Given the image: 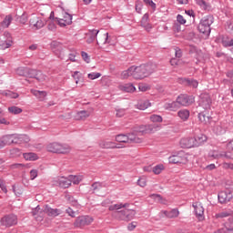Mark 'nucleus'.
Segmentation results:
<instances>
[{
	"label": "nucleus",
	"mask_w": 233,
	"mask_h": 233,
	"mask_svg": "<svg viewBox=\"0 0 233 233\" xmlns=\"http://www.w3.org/2000/svg\"><path fill=\"white\" fill-rule=\"evenodd\" d=\"M157 128H159V126L157 124H150L135 128L133 133H128L127 135V144L130 145V143H141L142 140L137 137V134H152V132H156Z\"/></svg>",
	"instance_id": "1"
},
{
	"label": "nucleus",
	"mask_w": 233,
	"mask_h": 233,
	"mask_svg": "<svg viewBox=\"0 0 233 233\" xmlns=\"http://www.w3.org/2000/svg\"><path fill=\"white\" fill-rule=\"evenodd\" d=\"M132 77H134V79H145V77H148L150 74H154L156 66L153 64H147L138 66H132Z\"/></svg>",
	"instance_id": "2"
},
{
	"label": "nucleus",
	"mask_w": 233,
	"mask_h": 233,
	"mask_svg": "<svg viewBox=\"0 0 233 233\" xmlns=\"http://www.w3.org/2000/svg\"><path fill=\"white\" fill-rule=\"evenodd\" d=\"M198 130L196 132L195 137H187L182 138L180 140V145L182 148H192L194 147H199V145H203L205 140L203 139V134L198 135Z\"/></svg>",
	"instance_id": "3"
},
{
	"label": "nucleus",
	"mask_w": 233,
	"mask_h": 233,
	"mask_svg": "<svg viewBox=\"0 0 233 233\" xmlns=\"http://www.w3.org/2000/svg\"><path fill=\"white\" fill-rule=\"evenodd\" d=\"M48 152H53L54 154H68L71 148L70 146L66 144H59L57 142L51 143L47 146Z\"/></svg>",
	"instance_id": "4"
},
{
	"label": "nucleus",
	"mask_w": 233,
	"mask_h": 233,
	"mask_svg": "<svg viewBox=\"0 0 233 233\" xmlns=\"http://www.w3.org/2000/svg\"><path fill=\"white\" fill-rule=\"evenodd\" d=\"M169 163H172L173 165H187L188 163V157L185 152L179 151L177 155H172L168 157Z\"/></svg>",
	"instance_id": "5"
},
{
	"label": "nucleus",
	"mask_w": 233,
	"mask_h": 233,
	"mask_svg": "<svg viewBox=\"0 0 233 233\" xmlns=\"http://www.w3.org/2000/svg\"><path fill=\"white\" fill-rule=\"evenodd\" d=\"M115 216L122 221H130L131 219H134L136 211L133 209L124 208L123 210L116 211Z\"/></svg>",
	"instance_id": "6"
},
{
	"label": "nucleus",
	"mask_w": 233,
	"mask_h": 233,
	"mask_svg": "<svg viewBox=\"0 0 233 233\" xmlns=\"http://www.w3.org/2000/svg\"><path fill=\"white\" fill-rule=\"evenodd\" d=\"M94 222V218L90 216H81L77 217L74 227H76L77 228H83V227H86L88 225H91Z\"/></svg>",
	"instance_id": "7"
},
{
	"label": "nucleus",
	"mask_w": 233,
	"mask_h": 233,
	"mask_svg": "<svg viewBox=\"0 0 233 233\" xmlns=\"http://www.w3.org/2000/svg\"><path fill=\"white\" fill-rule=\"evenodd\" d=\"M0 223L2 227H14V225L17 223V216L14 214L5 215L4 218H1Z\"/></svg>",
	"instance_id": "8"
},
{
	"label": "nucleus",
	"mask_w": 233,
	"mask_h": 233,
	"mask_svg": "<svg viewBox=\"0 0 233 233\" xmlns=\"http://www.w3.org/2000/svg\"><path fill=\"white\" fill-rule=\"evenodd\" d=\"M179 106H190L195 101L194 96L179 95L177 97Z\"/></svg>",
	"instance_id": "9"
},
{
	"label": "nucleus",
	"mask_w": 233,
	"mask_h": 233,
	"mask_svg": "<svg viewBox=\"0 0 233 233\" xmlns=\"http://www.w3.org/2000/svg\"><path fill=\"white\" fill-rule=\"evenodd\" d=\"M25 77H31L35 79L36 81H45L46 76L43 75L41 71H37L35 69H30L27 67Z\"/></svg>",
	"instance_id": "10"
},
{
	"label": "nucleus",
	"mask_w": 233,
	"mask_h": 233,
	"mask_svg": "<svg viewBox=\"0 0 233 233\" xmlns=\"http://www.w3.org/2000/svg\"><path fill=\"white\" fill-rule=\"evenodd\" d=\"M53 185L60 187V188H68L71 187L69 177H60L53 181Z\"/></svg>",
	"instance_id": "11"
},
{
	"label": "nucleus",
	"mask_w": 233,
	"mask_h": 233,
	"mask_svg": "<svg viewBox=\"0 0 233 233\" xmlns=\"http://www.w3.org/2000/svg\"><path fill=\"white\" fill-rule=\"evenodd\" d=\"M218 203L221 205H227L232 199L233 195L230 191H220L218 195Z\"/></svg>",
	"instance_id": "12"
},
{
	"label": "nucleus",
	"mask_w": 233,
	"mask_h": 233,
	"mask_svg": "<svg viewBox=\"0 0 233 233\" xmlns=\"http://www.w3.org/2000/svg\"><path fill=\"white\" fill-rule=\"evenodd\" d=\"M56 20L57 21L59 26L65 28V26H68V25H72V15L68 13L64 14L63 18L56 17Z\"/></svg>",
	"instance_id": "13"
},
{
	"label": "nucleus",
	"mask_w": 233,
	"mask_h": 233,
	"mask_svg": "<svg viewBox=\"0 0 233 233\" xmlns=\"http://www.w3.org/2000/svg\"><path fill=\"white\" fill-rule=\"evenodd\" d=\"M30 137L26 135L13 134V145H21V143H29Z\"/></svg>",
	"instance_id": "14"
},
{
	"label": "nucleus",
	"mask_w": 233,
	"mask_h": 233,
	"mask_svg": "<svg viewBox=\"0 0 233 233\" xmlns=\"http://www.w3.org/2000/svg\"><path fill=\"white\" fill-rule=\"evenodd\" d=\"M193 207L195 208L197 218H198L199 220L205 219V217H203L205 214V208H203V205L200 203H195L193 204Z\"/></svg>",
	"instance_id": "15"
},
{
	"label": "nucleus",
	"mask_w": 233,
	"mask_h": 233,
	"mask_svg": "<svg viewBox=\"0 0 233 233\" xmlns=\"http://www.w3.org/2000/svg\"><path fill=\"white\" fill-rule=\"evenodd\" d=\"M44 212L47 214V216H51L53 218H56V216H59L61 214V209L58 208H52L48 205H46L44 208Z\"/></svg>",
	"instance_id": "16"
},
{
	"label": "nucleus",
	"mask_w": 233,
	"mask_h": 233,
	"mask_svg": "<svg viewBox=\"0 0 233 233\" xmlns=\"http://www.w3.org/2000/svg\"><path fill=\"white\" fill-rule=\"evenodd\" d=\"M98 145L100 148H121V147L116 146V143L106 140H101Z\"/></svg>",
	"instance_id": "17"
},
{
	"label": "nucleus",
	"mask_w": 233,
	"mask_h": 233,
	"mask_svg": "<svg viewBox=\"0 0 233 233\" xmlns=\"http://www.w3.org/2000/svg\"><path fill=\"white\" fill-rule=\"evenodd\" d=\"M148 14H145L141 20V26H143L147 32H150V30H152V25L148 22Z\"/></svg>",
	"instance_id": "18"
},
{
	"label": "nucleus",
	"mask_w": 233,
	"mask_h": 233,
	"mask_svg": "<svg viewBox=\"0 0 233 233\" xmlns=\"http://www.w3.org/2000/svg\"><path fill=\"white\" fill-rule=\"evenodd\" d=\"M108 187V184L105 182H94L91 185V189L93 190V194H96V192H99L102 188H106Z\"/></svg>",
	"instance_id": "19"
},
{
	"label": "nucleus",
	"mask_w": 233,
	"mask_h": 233,
	"mask_svg": "<svg viewBox=\"0 0 233 233\" xmlns=\"http://www.w3.org/2000/svg\"><path fill=\"white\" fill-rule=\"evenodd\" d=\"M180 107L179 102H177V99L171 103H166L164 105L165 110H170L171 112H176V110H178Z\"/></svg>",
	"instance_id": "20"
},
{
	"label": "nucleus",
	"mask_w": 233,
	"mask_h": 233,
	"mask_svg": "<svg viewBox=\"0 0 233 233\" xmlns=\"http://www.w3.org/2000/svg\"><path fill=\"white\" fill-rule=\"evenodd\" d=\"M214 23V16L208 15L205 19V30L208 32V35H210V32H212V28H210V25Z\"/></svg>",
	"instance_id": "21"
},
{
	"label": "nucleus",
	"mask_w": 233,
	"mask_h": 233,
	"mask_svg": "<svg viewBox=\"0 0 233 233\" xmlns=\"http://www.w3.org/2000/svg\"><path fill=\"white\" fill-rule=\"evenodd\" d=\"M160 214H164V216H166V218H168L169 219H174V218H177L179 216V210L174 208L170 211H161Z\"/></svg>",
	"instance_id": "22"
},
{
	"label": "nucleus",
	"mask_w": 233,
	"mask_h": 233,
	"mask_svg": "<svg viewBox=\"0 0 233 233\" xmlns=\"http://www.w3.org/2000/svg\"><path fill=\"white\" fill-rule=\"evenodd\" d=\"M31 94H33V96H35V97H36L40 101H45L47 96L46 91H39L35 89H31Z\"/></svg>",
	"instance_id": "23"
},
{
	"label": "nucleus",
	"mask_w": 233,
	"mask_h": 233,
	"mask_svg": "<svg viewBox=\"0 0 233 233\" xmlns=\"http://www.w3.org/2000/svg\"><path fill=\"white\" fill-rule=\"evenodd\" d=\"M97 34H99V30L97 29L89 30V37L87 38L86 43H88V45L94 43V41L97 39Z\"/></svg>",
	"instance_id": "24"
},
{
	"label": "nucleus",
	"mask_w": 233,
	"mask_h": 233,
	"mask_svg": "<svg viewBox=\"0 0 233 233\" xmlns=\"http://www.w3.org/2000/svg\"><path fill=\"white\" fill-rule=\"evenodd\" d=\"M182 82L186 83L187 86H190L191 88H198V85H199L198 80L192 78H182Z\"/></svg>",
	"instance_id": "25"
},
{
	"label": "nucleus",
	"mask_w": 233,
	"mask_h": 233,
	"mask_svg": "<svg viewBox=\"0 0 233 233\" xmlns=\"http://www.w3.org/2000/svg\"><path fill=\"white\" fill-rule=\"evenodd\" d=\"M177 116L182 121H187L190 117V111L188 109H181L177 112Z\"/></svg>",
	"instance_id": "26"
},
{
	"label": "nucleus",
	"mask_w": 233,
	"mask_h": 233,
	"mask_svg": "<svg viewBox=\"0 0 233 233\" xmlns=\"http://www.w3.org/2000/svg\"><path fill=\"white\" fill-rule=\"evenodd\" d=\"M152 104L150 103L149 100H140L138 101L137 106L138 108V110H147V108H148V106H151Z\"/></svg>",
	"instance_id": "27"
},
{
	"label": "nucleus",
	"mask_w": 233,
	"mask_h": 233,
	"mask_svg": "<svg viewBox=\"0 0 233 233\" xmlns=\"http://www.w3.org/2000/svg\"><path fill=\"white\" fill-rule=\"evenodd\" d=\"M86 117H90V111L82 110L79 111L76 116V119L78 121H84V119H86Z\"/></svg>",
	"instance_id": "28"
},
{
	"label": "nucleus",
	"mask_w": 233,
	"mask_h": 233,
	"mask_svg": "<svg viewBox=\"0 0 233 233\" xmlns=\"http://www.w3.org/2000/svg\"><path fill=\"white\" fill-rule=\"evenodd\" d=\"M2 143L4 147L14 145V140H13V134L12 135H5L1 137Z\"/></svg>",
	"instance_id": "29"
},
{
	"label": "nucleus",
	"mask_w": 233,
	"mask_h": 233,
	"mask_svg": "<svg viewBox=\"0 0 233 233\" xmlns=\"http://www.w3.org/2000/svg\"><path fill=\"white\" fill-rule=\"evenodd\" d=\"M68 177H69L70 185H72V183L74 185H79V183L83 181V176L81 175L79 176L69 175Z\"/></svg>",
	"instance_id": "30"
},
{
	"label": "nucleus",
	"mask_w": 233,
	"mask_h": 233,
	"mask_svg": "<svg viewBox=\"0 0 233 233\" xmlns=\"http://www.w3.org/2000/svg\"><path fill=\"white\" fill-rule=\"evenodd\" d=\"M233 215L232 209H227L216 214V218L223 219L224 218H230Z\"/></svg>",
	"instance_id": "31"
},
{
	"label": "nucleus",
	"mask_w": 233,
	"mask_h": 233,
	"mask_svg": "<svg viewBox=\"0 0 233 233\" xmlns=\"http://www.w3.org/2000/svg\"><path fill=\"white\" fill-rule=\"evenodd\" d=\"M13 17L12 15H8L5 17V19L2 21L1 23V26H3V28H8L13 21Z\"/></svg>",
	"instance_id": "32"
},
{
	"label": "nucleus",
	"mask_w": 233,
	"mask_h": 233,
	"mask_svg": "<svg viewBox=\"0 0 233 233\" xmlns=\"http://www.w3.org/2000/svg\"><path fill=\"white\" fill-rule=\"evenodd\" d=\"M121 90H123V92H136V86H134L133 84H125L124 86H121Z\"/></svg>",
	"instance_id": "33"
},
{
	"label": "nucleus",
	"mask_w": 233,
	"mask_h": 233,
	"mask_svg": "<svg viewBox=\"0 0 233 233\" xmlns=\"http://www.w3.org/2000/svg\"><path fill=\"white\" fill-rule=\"evenodd\" d=\"M24 159L26 161H35L37 160V154L35 153H24Z\"/></svg>",
	"instance_id": "34"
},
{
	"label": "nucleus",
	"mask_w": 233,
	"mask_h": 233,
	"mask_svg": "<svg viewBox=\"0 0 233 233\" xmlns=\"http://www.w3.org/2000/svg\"><path fill=\"white\" fill-rule=\"evenodd\" d=\"M35 19L36 20V22L34 24V20H30L29 23L31 25H33V26H35V28H37V30H39V28H43V26H45V22H43V20L35 17Z\"/></svg>",
	"instance_id": "35"
},
{
	"label": "nucleus",
	"mask_w": 233,
	"mask_h": 233,
	"mask_svg": "<svg viewBox=\"0 0 233 233\" xmlns=\"http://www.w3.org/2000/svg\"><path fill=\"white\" fill-rule=\"evenodd\" d=\"M130 204H115L109 207V210H119L121 208H127Z\"/></svg>",
	"instance_id": "36"
},
{
	"label": "nucleus",
	"mask_w": 233,
	"mask_h": 233,
	"mask_svg": "<svg viewBox=\"0 0 233 233\" xmlns=\"http://www.w3.org/2000/svg\"><path fill=\"white\" fill-rule=\"evenodd\" d=\"M116 141H117V143H127L128 144V137H127V135H117L116 137Z\"/></svg>",
	"instance_id": "37"
},
{
	"label": "nucleus",
	"mask_w": 233,
	"mask_h": 233,
	"mask_svg": "<svg viewBox=\"0 0 233 233\" xmlns=\"http://www.w3.org/2000/svg\"><path fill=\"white\" fill-rule=\"evenodd\" d=\"M8 111L10 112V114L17 115V114H21V112H23V109L21 107L13 106L8 107Z\"/></svg>",
	"instance_id": "38"
},
{
	"label": "nucleus",
	"mask_w": 233,
	"mask_h": 233,
	"mask_svg": "<svg viewBox=\"0 0 233 233\" xmlns=\"http://www.w3.org/2000/svg\"><path fill=\"white\" fill-rule=\"evenodd\" d=\"M12 45H14V42L12 41V39H7L2 45H0V48L1 50H5V48H10Z\"/></svg>",
	"instance_id": "39"
},
{
	"label": "nucleus",
	"mask_w": 233,
	"mask_h": 233,
	"mask_svg": "<svg viewBox=\"0 0 233 233\" xmlns=\"http://www.w3.org/2000/svg\"><path fill=\"white\" fill-rule=\"evenodd\" d=\"M133 67H129L127 70L122 72V77L123 79H127V77H130V76H132V74H134V71H133Z\"/></svg>",
	"instance_id": "40"
},
{
	"label": "nucleus",
	"mask_w": 233,
	"mask_h": 233,
	"mask_svg": "<svg viewBox=\"0 0 233 233\" xmlns=\"http://www.w3.org/2000/svg\"><path fill=\"white\" fill-rule=\"evenodd\" d=\"M165 170V166L163 164L157 165L156 167H153V172L154 174H161Z\"/></svg>",
	"instance_id": "41"
},
{
	"label": "nucleus",
	"mask_w": 233,
	"mask_h": 233,
	"mask_svg": "<svg viewBox=\"0 0 233 233\" xmlns=\"http://www.w3.org/2000/svg\"><path fill=\"white\" fill-rule=\"evenodd\" d=\"M28 67H18L16 69L17 76H22L24 77H26V72Z\"/></svg>",
	"instance_id": "42"
},
{
	"label": "nucleus",
	"mask_w": 233,
	"mask_h": 233,
	"mask_svg": "<svg viewBox=\"0 0 233 233\" xmlns=\"http://www.w3.org/2000/svg\"><path fill=\"white\" fill-rule=\"evenodd\" d=\"M150 121H152V123H161L163 121V117L158 115H152L150 116Z\"/></svg>",
	"instance_id": "43"
},
{
	"label": "nucleus",
	"mask_w": 233,
	"mask_h": 233,
	"mask_svg": "<svg viewBox=\"0 0 233 233\" xmlns=\"http://www.w3.org/2000/svg\"><path fill=\"white\" fill-rule=\"evenodd\" d=\"M198 30L200 34H205V20H200V23L198 25Z\"/></svg>",
	"instance_id": "44"
},
{
	"label": "nucleus",
	"mask_w": 233,
	"mask_h": 233,
	"mask_svg": "<svg viewBox=\"0 0 233 233\" xmlns=\"http://www.w3.org/2000/svg\"><path fill=\"white\" fill-rule=\"evenodd\" d=\"M214 233H233V228H221L215 231Z\"/></svg>",
	"instance_id": "45"
},
{
	"label": "nucleus",
	"mask_w": 233,
	"mask_h": 233,
	"mask_svg": "<svg viewBox=\"0 0 233 233\" xmlns=\"http://www.w3.org/2000/svg\"><path fill=\"white\" fill-rule=\"evenodd\" d=\"M5 96L7 97H11L12 99H17V97H19V94L12 92V91H7L5 93Z\"/></svg>",
	"instance_id": "46"
},
{
	"label": "nucleus",
	"mask_w": 233,
	"mask_h": 233,
	"mask_svg": "<svg viewBox=\"0 0 233 233\" xmlns=\"http://www.w3.org/2000/svg\"><path fill=\"white\" fill-rule=\"evenodd\" d=\"M88 79H98V77H101V73H90L87 75Z\"/></svg>",
	"instance_id": "47"
},
{
	"label": "nucleus",
	"mask_w": 233,
	"mask_h": 233,
	"mask_svg": "<svg viewBox=\"0 0 233 233\" xmlns=\"http://www.w3.org/2000/svg\"><path fill=\"white\" fill-rule=\"evenodd\" d=\"M57 26L56 25V23L54 22H49L47 25V29L50 30V32H56Z\"/></svg>",
	"instance_id": "48"
},
{
	"label": "nucleus",
	"mask_w": 233,
	"mask_h": 233,
	"mask_svg": "<svg viewBox=\"0 0 233 233\" xmlns=\"http://www.w3.org/2000/svg\"><path fill=\"white\" fill-rule=\"evenodd\" d=\"M137 185H139V187H147V178L145 177H140L137 180Z\"/></svg>",
	"instance_id": "49"
},
{
	"label": "nucleus",
	"mask_w": 233,
	"mask_h": 233,
	"mask_svg": "<svg viewBox=\"0 0 233 233\" xmlns=\"http://www.w3.org/2000/svg\"><path fill=\"white\" fill-rule=\"evenodd\" d=\"M183 56V52H181V50L179 49V47H176L175 48V57L177 59H181V57Z\"/></svg>",
	"instance_id": "50"
},
{
	"label": "nucleus",
	"mask_w": 233,
	"mask_h": 233,
	"mask_svg": "<svg viewBox=\"0 0 233 233\" xmlns=\"http://www.w3.org/2000/svg\"><path fill=\"white\" fill-rule=\"evenodd\" d=\"M152 198L158 201V203H162L163 205H165V200L163 199V197H161V195L154 194L152 195Z\"/></svg>",
	"instance_id": "51"
},
{
	"label": "nucleus",
	"mask_w": 233,
	"mask_h": 233,
	"mask_svg": "<svg viewBox=\"0 0 233 233\" xmlns=\"http://www.w3.org/2000/svg\"><path fill=\"white\" fill-rule=\"evenodd\" d=\"M0 188L6 194L8 192V189L6 188V184H5V180L0 178Z\"/></svg>",
	"instance_id": "52"
},
{
	"label": "nucleus",
	"mask_w": 233,
	"mask_h": 233,
	"mask_svg": "<svg viewBox=\"0 0 233 233\" xmlns=\"http://www.w3.org/2000/svg\"><path fill=\"white\" fill-rule=\"evenodd\" d=\"M66 199H67V201H69L70 203H73V205L77 204V200L74 199V197H72L70 194L66 195Z\"/></svg>",
	"instance_id": "53"
},
{
	"label": "nucleus",
	"mask_w": 233,
	"mask_h": 233,
	"mask_svg": "<svg viewBox=\"0 0 233 233\" xmlns=\"http://www.w3.org/2000/svg\"><path fill=\"white\" fill-rule=\"evenodd\" d=\"M23 167H25V164L16 163V164H12V165L10 166V168H11L12 170H15V168H23Z\"/></svg>",
	"instance_id": "54"
},
{
	"label": "nucleus",
	"mask_w": 233,
	"mask_h": 233,
	"mask_svg": "<svg viewBox=\"0 0 233 233\" xmlns=\"http://www.w3.org/2000/svg\"><path fill=\"white\" fill-rule=\"evenodd\" d=\"M222 167H223V168H225V170H228V168H229V170H233V164L232 163L225 162V163L222 164Z\"/></svg>",
	"instance_id": "55"
},
{
	"label": "nucleus",
	"mask_w": 233,
	"mask_h": 233,
	"mask_svg": "<svg viewBox=\"0 0 233 233\" xmlns=\"http://www.w3.org/2000/svg\"><path fill=\"white\" fill-rule=\"evenodd\" d=\"M223 157H226V159H233V153L230 151L225 152L221 155Z\"/></svg>",
	"instance_id": "56"
},
{
	"label": "nucleus",
	"mask_w": 233,
	"mask_h": 233,
	"mask_svg": "<svg viewBox=\"0 0 233 233\" xmlns=\"http://www.w3.org/2000/svg\"><path fill=\"white\" fill-rule=\"evenodd\" d=\"M144 3H146L147 5L151 6V8L153 10H156V3H154V1H152V0H144Z\"/></svg>",
	"instance_id": "57"
},
{
	"label": "nucleus",
	"mask_w": 233,
	"mask_h": 233,
	"mask_svg": "<svg viewBox=\"0 0 233 233\" xmlns=\"http://www.w3.org/2000/svg\"><path fill=\"white\" fill-rule=\"evenodd\" d=\"M177 23H179L180 25H185V23H187V20H185V18L181 15H177Z\"/></svg>",
	"instance_id": "58"
},
{
	"label": "nucleus",
	"mask_w": 233,
	"mask_h": 233,
	"mask_svg": "<svg viewBox=\"0 0 233 233\" xmlns=\"http://www.w3.org/2000/svg\"><path fill=\"white\" fill-rule=\"evenodd\" d=\"M66 214H68V216H70L71 218H76V211H74L73 208H68L66 210Z\"/></svg>",
	"instance_id": "59"
},
{
	"label": "nucleus",
	"mask_w": 233,
	"mask_h": 233,
	"mask_svg": "<svg viewBox=\"0 0 233 233\" xmlns=\"http://www.w3.org/2000/svg\"><path fill=\"white\" fill-rule=\"evenodd\" d=\"M35 177H37V169H32L30 171V178L34 180Z\"/></svg>",
	"instance_id": "60"
},
{
	"label": "nucleus",
	"mask_w": 233,
	"mask_h": 233,
	"mask_svg": "<svg viewBox=\"0 0 233 233\" xmlns=\"http://www.w3.org/2000/svg\"><path fill=\"white\" fill-rule=\"evenodd\" d=\"M169 63L171 66H177V65H179V60L177 58H171Z\"/></svg>",
	"instance_id": "61"
},
{
	"label": "nucleus",
	"mask_w": 233,
	"mask_h": 233,
	"mask_svg": "<svg viewBox=\"0 0 233 233\" xmlns=\"http://www.w3.org/2000/svg\"><path fill=\"white\" fill-rule=\"evenodd\" d=\"M198 121H199L200 123H203V122L205 121V113H204L203 111H200V112L198 113Z\"/></svg>",
	"instance_id": "62"
},
{
	"label": "nucleus",
	"mask_w": 233,
	"mask_h": 233,
	"mask_svg": "<svg viewBox=\"0 0 233 233\" xmlns=\"http://www.w3.org/2000/svg\"><path fill=\"white\" fill-rule=\"evenodd\" d=\"M126 110L125 109H118L116 110V117H123L125 116Z\"/></svg>",
	"instance_id": "63"
},
{
	"label": "nucleus",
	"mask_w": 233,
	"mask_h": 233,
	"mask_svg": "<svg viewBox=\"0 0 233 233\" xmlns=\"http://www.w3.org/2000/svg\"><path fill=\"white\" fill-rule=\"evenodd\" d=\"M227 148L228 150H233V139L228 143Z\"/></svg>",
	"instance_id": "64"
}]
</instances>
